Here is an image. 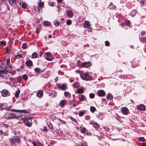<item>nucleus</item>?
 <instances>
[{"label":"nucleus","instance_id":"603ef678","mask_svg":"<svg viewBox=\"0 0 146 146\" xmlns=\"http://www.w3.org/2000/svg\"><path fill=\"white\" fill-rule=\"evenodd\" d=\"M90 116L87 115L85 116V119L86 120H88L90 119Z\"/></svg>","mask_w":146,"mask_h":146},{"label":"nucleus","instance_id":"412c9836","mask_svg":"<svg viewBox=\"0 0 146 146\" xmlns=\"http://www.w3.org/2000/svg\"><path fill=\"white\" fill-rule=\"evenodd\" d=\"M43 94V93L42 91H40L36 93V96L38 97H40L42 96Z\"/></svg>","mask_w":146,"mask_h":146},{"label":"nucleus","instance_id":"a18cd8bd","mask_svg":"<svg viewBox=\"0 0 146 146\" xmlns=\"http://www.w3.org/2000/svg\"><path fill=\"white\" fill-rule=\"evenodd\" d=\"M81 146H87V145L84 141H83L81 143Z\"/></svg>","mask_w":146,"mask_h":146},{"label":"nucleus","instance_id":"2f4dec72","mask_svg":"<svg viewBox=\"0 0 146 146\" xmlns=\"http://www.w3.org/2000/svg\"><path fill=\"white\" fill-rule=\"evenodd\" d=\"M60 105L62 107H63L64 106L65 104L64 100H62L60 102Z\"/></svg>","mask_w":146,"mask_h":146},{"label":"nucleus","instance_id":"c9c22d12","mask_svg":"<svg viewBox=\"0 0 146 146\" xmlns=\"http://www.w3.org/2000/svg\"><path fill=\"white\" fill-rule=\"evenodd\" d=\"M32 56L33 58H36L37 56V54L36 52H34L32 54Z\"/></svg>","mask_w":146,"mask_h":146},{"label":"nucleus","instance_id":"a211bd4d","mask_svg":"<svg viewBox=\"0 0 146 146\" xmlns=\"http://www.w3.org/2000/svg\"><path fill=\"white\" fill-rule=\"evenodd\" d=\"M6 73L5 72L2 71L0 72V76L3 77L4 79H6L7 78L6 76Z\"/></svg>","mask_w":146,"mask_h":146},{"label":"nucleus","instance_id":"8fccbe9b","mask_svg":"<svg viewBox=\"0 0 146 146\" xmlns=\"http://www.w3.org/2000/svg\"><path fill=\"white\" fill-rule=\"evenodd\" d=\"M66 24L68 25H70L72 23V22L71 20H67L66 22Z\"/></svg>","mask_w":146,"mask_h":146},{"label":"nucleus","instance_id":"1a4fd4ad","mask_svg":"<svg viewBox=\"0 0 146 146\" xmlns=\"http://www.w3.org/2000/svg\"><path fill=\"white\" fill-rule=\"evenodd\" d=\"M137 109L141 111H144L145 110V106L143 104H140L137 106Z\"/></svg>","mask_w":146,"mask_h":146},{"label":"nucleus","instance_id":"4468645a","mask_svg":"<svg viewBox=\"0 0 146 146\" xmlns=\"http://www.w3.org/2000/svg\"><path fill=\"white\" fill-rule=\"evenodd\" d=\"M67 15L68 17L71 18L73 15V13L72 11L69 10L66 11Z\"/></svg>","mask_w":146,"mask_h":146},{"label":"nucleus","instance_id":"4be33fe9","mask_svg":"<svg viewBox=\"0 0 146 146\" xmlns=\"http://www.w3.org/2000/svg\"><path fill=\"white\" fill-rule=\"evenodd\" d=\"M86 111L85 110L81 111L79 112V115L80 116H82L84 114L86 113Z\"/></svg>","mask_w":146,"mask_h":146},{"label":"nucleus","instance_id":"bf43d9fd","mask_svg":"<svg viewBox=\"0 0 146 146\" xmlns=\"http://www.w3.org/2000/svg\"><path fill=\"white\" fill-rule=\"evenodd\" d=\"M145 34V32L144 31H142L141 33V34L143 36Z\"/></svg>","mask_w":146,"mask_h":146},{"label":"nucleus","instance_id":"39448f33","mask_svg":"<svg viewBox=\"0 0 146 146\" xmlns=\"http://www.w3.org/2000/svg\"><path fill=\"white\" fill-rule=\"evenodd\" d=\"M120 111L124 115H127L129 112L128 109L125 107H122Z\"/></svg>","mask_w":146,"mask_h":146},{"label":"nucleus","instance_id":"49530a36","mask_svg":"<svg viewBox=\"0 0 146 146\" xmlns=\"http://www.w3.org/2000/svg\"><path fill=\"white\" fill-rule=\"evenodd\" d=\"M35 11L36 12H38L39 13H41L42 12V10L39 9L38 7H37V9H35Z\"/></svg>","mask_w":146,"mask_h":146},{"label":"nucleus","instance_id":"e433bc0d","mask_svg":"<svg viewBox=\"0 0 146 146\" xmlns=\"http://www.w3.org/2000/svg\"><path fill=\"white\" fill-rule=\"evenodd\" d=\"M125 22L126 26L129 27L130 25L131 24L130 21L129 20H126L125 21Z\"/></svg>","mask_w":146,"mask_h":146},{"label":"nucleus","instance_id":"5fc2aeb1","mask_svg":"<svg viewBox=\"0 0 146 146\" xmlns=\"http://www.w3.org/2000/svg\"><path fill=\"white\" fill-rule=\"evenodd\" d=\"M105 45L107 46H108L109 45L110 43L108 41H106L105 42Z\"/></svg>","mask_w":146,"mask_h":146},{"label":"nucleus","instance_id":"338daca9","mask_svg":"<svg viewBox=\"0 0 146 146\" xmlns=\"http://www.w3.org/2000/svg\"><path fill=\"white\" fill-rule=\"evenodd\" d=\"M3 133V131L1 130H0V135Z\"/></svg>","mask_w":146,"mask_h":146},{"label":"nucleus","instance_id":"69168bd1","mask_svg":"<svg viewBox=\"0 0 146 146\" xmlns=\"http://www.w3.org/2000/svg\"><path fill=\"white\" fill-rule=\"evenodd\" d=\"M125 24L124 23H122L121 24V25L122 27Z\"/></svg>","mask_w":146,"mask_h":146},{"label":"nucleus","instance_id":"9b49d317","mask_svg":"<svg viewBox=\"0 0 146 146\" xmlns=\"http://www.w3.org/2000/svg\"><path fill=\"white\" fill-rule=\"evenodd\" d=\"M83 24L84 27L85 28H88L90 26L89 22L87 21H85Z\"/></svg>","mask_w":146,"mask_h":146},{"label":"nucleus","instance_id":"20e7f679","mask_svg":"<svg viewBox=\"0 0 146 146\" xmlns=\"http://www.w3.org/2000/svg\"><path fill=\"white\" fill-rule=\"evenodd\" d=\"M21 115H18L16 113H10L9 114L8 117L7 118L9 119H13L14 118H17L20 117Z\"/></svg>","mask_w":146,"mask_h":146},{"label":"nucleus","instance_id":"c756f323","mask_svg":"<svg viewBox=\"0 0 146 146\" xmlns=\"http://www.w3.org/2000/svg\"><path fill=\"white\" fill-rule=\"evenodd\" d=\"M64 95L65 97L70 96H71V94L68 92H64Z\"/></svg>","mask_w":146,"mask_h":146},{"label":"nucleus","instance_id":"c03bdc74","mask_svg":"<svg viewBox=\"0 0 146 146\" xmlns=\"http://www.w3.org/2000/svg\"><path fill=\"white\" fill-rule=\"evenodd\" d=\"M34 70L35 72L38 73L40 72V69L38 68H36L34 69Z\"/></svg>","mask_w":146,"mask_h":146},{"label":"nucleus","instance_id":"b1692460","mask_svg":"<svg viewBox=\"0 0 146 146\" xmlns=\"http://www.w3.org/2000/svg\"><path fill=\"white\" fill-rule=\"evenodd\" d=\"M79 85V83L77 82H75L73 84V86L76 88L78 87Z\"/></svg>","mask_w":146,"mask_h":146},{"label":"nucleus","instance_id":"f8f14e48","mask_svg":"<svg viewBox=\"0 0 146 146\" xmlns=\"http://www.w3.org/2000/svg\"><path fill=\"white\" fill-rule=\"evenodd\" d=\"M91 65V63L89 62H84L82 64V66L85 68H87L89 67Z\"/></svg>","mask_w":146,"mask_h":146},{"label":"nucleus","instance_id":"a878e982","mask_svg":"<svg viewBox=\"0 0 146 146\" xmlns=\"http://www.w3.org/2000/svg\"><path fill=\"white\" fill-rule=\"evenodd\" d=\"M20 90L19 89L16 92L15 94V96L17 98H18L19 95L20 94Z\"/></svg>","mask_w":146,"mask_h":146},{"label":"nucleus","instance_id":"dca6fc26","mask_svg":"<svg viewBox=\"0 0 146 146\" xmlns=\"http://www.w3.org/2000/svg\"><path fill=\"white\" fill-rule=\"evenodd\" d=\"M113 98V96L110 93H108L106 96V98L108 100H111Z\"/></svg>","mask_w":146,"mask_h":146},{"label":"nucleus","instance_id":"aec40b11","mask_svg":"<svg viewBox=\"0 0 146 146\" xmlns=\"http://www.w3.org/2000/svg\"><path fill=\"white\" fill-rule=\"evenodd\" d=\"M25 57V55H22L21 54H19L16 55L15 56V58H16L19 59L20 58H24Z\"/></svg>","mask_w":146,"mask_h":146},{"label":"nucleus","instance_id":"2eb2a0df","mask_svg":"<svg viewBox=\"0 0 146 146\" xmlns=\"http://www.w3.org/2000/svg\"><path fill=\"white\" fill-rule=\"evenodd\" d=\"M31 143L33 144L34 146H38L40 142L37 140H34L32 141Z\"/></svg>","mask_w":146,"mask_h":146},{"label":"nucleus","instance_id":"680f3d73","mask_svg":"<svg viewBox=\"0 0 146 146\" xmlns=\"http://www.w3.org/2000/svg\"><path fill=\"white\" fill-rule=\"evenodd\" d=\"M102 101L103 102H104L105 103H106V100L105 98H103L102 100Z\"/></svg>","mask_w":146,"mask_h":146},{"label":"nucleus","instance_id":"09e8293b","mask_svg":"<svg viewBox=\"0 0 146 146\" xmlns=\"http://www.w3.org/2000/svg\"><path fill=\"white\" fill-rule=\"evenodd\" d=\"M69 118L73 121H74V122H76V121H77L75 119L73 118L72 117L70 116Z\"/></svg>","mask_w":146,"mask_h":146},{"label":"nucleus","instance_id":"f03ea898","mask_svg":"<svg viewBox=\"0 0 146 146\" xmlns=\"http://www.w3.org/2000/svg\"><path fill=\"white\" fill-rule=\"evenodd\" d=\"M19 137L18 136L14 137L13 138L10 139L9 141L12 145H15V142L19 143L20 142Z\"/></svg>","mask_w":146,"mask_h":146},{"label":"nucleus","instance_id":"bb28decb","mask_svg":"<svg viewBox=\"0 0 146 146\" xmlns=\"http://www.w3.org/2000/svg\"><path fill=\"white\" fill-rule=\"evenodd\" d=\"M44 23L45 25L47 26H49L51 24V23L50 22L47 21H44Z\"/></svg>","mask_w":146,"mask_h":146},{"label":"nucleus","instance_id":"5701e85b","mask_svg":"<svg viewBox=\"0 0 146 146\" xmlns=\"http://www.w3.org/2000/svg\"><path fill=\"white\" fill-rule=\"evenodd\" d=\"M11 110L12 111H18L20 112H23V113H26L25 111H26L24 110H16L14 109H11Z\"/></svg>","mask_w":146,"mask_h":146},{"label":"nucleus","instance_id":"3c124183","mask_svg":"<svg viewBox=\"0 0 146 146\" xmlns=\"http://www.w3.org/2000/svg\"><path fill=\"white\" fill-rule=\"evenodd\" d=\"M59 120L60 122L61 123L64 124H66V122L64 121L62 119H59Z\"/></svg>","mask_w":146,"mask_h":146},{"label":"nucleus","instance_id":"13d9d810","mask_svg":"<svg viewBox=\"0 0 146 146\" xmlns=\"http://www.w3.org/2000/svg\"><path fill=\"white\" fill-rule=\"evenodd\" d=\"M140 3L141 4V5L142 6L144 4V1L143 0H142L140 2Z\"/></svg>","mask_w":146,"mask_h":146},{"label":"nucleus","instance_id":"f3484780","mask_svg":"<svg viewBox=\"0 0 146 146\" xmlns=\"http://www.w3.org/2000/svg\"><path fill=\"white\" fill-rule=\"evenodd\" d=\"M90 124L92 125L94 127L97 129L98 128V125L96 122H91Z\"/></svg>","mask_w":146,"mask_h":146},{"label":"nucleus","instance_id":"423d86ee","mask_svg":"<svg viewBox=\"0 0 146 146\" xmlns=\"http://www.w3.org/2000/svg\"><path fill=\"white\" fill-rule=\"evenodd\" d=\"M45 55L46 56L45 58L46 60L50 61H51L52 60V57L50 52H46L45 53Z\"/></svg>","mask_w":146,"mask_h":146},{"label":"nucleus","instance_id":"0e129e2a","mask_svg":"<svg viewBox=\"0 0 146 146\" xmlns=\"http://www.w3.org/2000/svg\"><path fill=\"white\" fill-rule=\"evenodd\" d=\"M53 93H54V97H55L57 95V93H56V92L54 91H53Z\"/></svg>","mask_w":146,"mask_h":146},{"label":"nucleus","instance_id":"f704fd0d","mask_svg":"<svg viewBox=\"0 0 146 146\" xmlns=\"http://www.w3.org/2000/svg\"><path fill=\"white\" fill-rule=\"evenodd\" d=\"M137 12L135 10H133L131 12V15L134 17L136 14Z\"/></svg>","mask_w":146,"mask_h":146},{"label":"nucleus","instance_id":"473e14b6","mask_svg":"<svg viewBox=\"0 0 146 146\" xmlns=\"http://www.w3.org/2000/svg\"><path fill=\"white\" fill-rule=\"evenodd\" d=\"M86 131V129L84 127H82L81 128V132L82 133H85Z\"/></svg>","mask_w":146,"mask_h":146},{"label":"nucleus","instance_id":"ea45409f","mask_svg":"<svg viewBox=\"0 0 146 146\" xmlns=\"http://www.w3.org/2000/svg\"><path fill=\"white\" fill-rule=\"evenodd\" d=\"M41 24L38 25L37 26L36 28V31H38L39 29H40L41 28Z\"/></svg>","mask_w":146,"mask_h":146},{"label":"nucleus","instance_id":"6ab92c4d","mask_svg":"<svg viewBox=\"0 0 146 146\" xmlns=\"http://www.w3.org/2000/svg\"><path fill=\"white\" fill-rule=\"evenodd\" d=\"M84 92L83 90V89L81 88H79L78 89L77 91L75 92V93H78V94H82Z\"/></svg>","mask_w":146,"mask_h":146},{"label":"nucleus","instance_id":"864d4df0","mask_svg":"<svg viewBox=\"0 0 146 146\" xmlns=\"http://www.w3.org/2000/svg\"><path fill=\"white\" fill-rule=\"evenodd\" d=\"M69 102H71V103H70V104L72 105L73 107H75L76 106V104H72V101H70Z\"/></svg>","mask_w":146,"mask_h":146},{"label":"nucleus","instance_id":"0eeeda50","mask_svg":"<svg viewBox=\"0 0 146 146\" xmlns=\"http://www.w3.org/2000/svg\"><path fill=\"white\" fill-rule=\"evenodd\" d=\"M2 96L3 97H6L10 95V93L6 90H3L1 92Z\"/></svg>","mask_w":146,"mask_h":146},{"label":"nucleus","instance_id":"774afa93","mask_svg":"<svg viewBox=\"0 0 146 146\" xmlns=\"http://www.w3.org/2000/svg\"><path fill=\"white\" fill-rule=\"evenodd\" d=\"M62 1V0H57L58 3H59L61 2Z\"/></svg>","mask_w":146,"mask_h":146},{"label":"nucleus","instance_id":"c85d7f7f","mask_svg":"<svg viewBox=\"0 0 146 146\" xmlns=\"http://www.w3.org/2000/svg\"><path fill=\"white\" fill-rule=\"evenodd\" d=\"M140 41L142 42H146V37H143L140 39Z\"/></svg>","mask_w":146,"mask_h":146},{"label":"nucleus","instance_id":"79ce46f5","mask_svg":"<svg viewBox=\"0 0 146 146\" xmlns=\"http://www.w3.org/2000/svg\"><path fill=\"white\" fill-rule=\"evenodd\" d=\"M44 3L43 2H39L38 4V6L39 8H41L42 7Z\"/></svg>","mask_w":146,"mask_h":146},{"label":"nucleus","instance_id":"6e6d98bb","mask_svg":"<svg viewBox=\"0 0 146 146\" xmlns=\"http://www.w3.org/2000/svg\"><path fill=\"white\" fill-rule=\"evenodd\" d=\"M22 6L24 9H25L26 7V5L25 3H22Z\"/></svg>","mask_w":146,"mask_h":146},{"label":"nucleus","instance_id":"4c0bfd02","mask_svg":"<svg viewBox=\"0 0 146 146\" xmlns=\"http://www.w3.org/2000/svg\"><path fill=\"white\" fill-rule=\"evenodd\" d=\"M54 25L55 26H58L59 25V24H60V23L59 22L57 21H54Z\"/></svg>","mask_w":146,"mask_h":146},{"label":"nucleus","instance_id":"6e6552de","mask_svg":"<svg viewBox=\"0 0 146 146\" xmlns=\"http://www.w3.org/2000/svg\"><path fill=\"white\" fill-rule=\"evenodd\" d=\"M105 92L103 90H100L97 91V95L99 96L103 97L105 96Z\"/></svg>","mask_w":146,"mask_h":146},{"label":"nucleus","instance_id":"37998d69","mask_svg":"<svg viewBox=\"0 0 146 146\" xmlns=\"http://www.w3.org/2000/svg\"><path fill=\"white\" fill-rule=\"evenodd\" d=\"M95 96L94 94L93 93H90L89 94V96L91 98H94Z\"/></svg>","mask_w":146,"mask_h":146},{"label":"nucleus","instance_id":"58836bf2","mask_svg":"<svg viewBox=\"0 0 146 146\" xmlns=\"http://www.w3.org/2000/svg\"><path fill=\"white\" fill-rule=\"evenodd\" d=\"M138 140L140 141H144L145 140L144 137H140L138 138Z\"/></svg>","mask_w":146,"mask_h":146},{"label":"nucleus","instance_id":"9d476101","mask_svg":"<svg viewBox=\"0 0 146 146\" xmlns=\"http://www.w3.org/2000/svg\"><path fill=\"white\" fill-rule=\"evenodd\" d=\"M58 87L59 88L63 90H65L67 88V86L65 84H59L58 85Z\"/></svg>","mask_w":146,"mask_h":146},{"label":"nucleus","instance_id":"7ed1b4c3","mask_svg":"<svg viewBox=\"0 0 146 146\" xmlns=\"http://www.w3.org/2000/svg\"><path fill=\"white\" fill-rule=\"evenodd\" d=\"M24 123L28 127H30L31 126V120L30 118L25 117L23 118Z\"/></svg>","mask_w":146,"mask_h":146},{"label":"nucleus","instance_id":"393cba45","mask_svg":"<svg viewBox=\"0 0 146 146\" xmlns=\"http://www.w3.org/2000/svg\"><path fill=\"white\" fill-rule=\"evenodd\" d=\"M26 64L27 66H31L33 64V63L31 61L29 60L26 62Z\"/></svg>","mask_w":146,"mask_h":146},{"label":"nucleus","instance_id":"7c9ffc66","mask_svg":"<svg viewBox=\"0 0 146 146\" xmlns=\"http://www.w3.org/2000/svg\"><path fill=\"white\" fill-rule=\"evenodd\" d=\"M16 0H9V2L11 5H13L14 3H15Z\"/></svg>","mask_w":146,"mask_h":146},{"label":"nucleus","instance_id":"052dcab7","mask_svg":"<svg viewBox=\"0 0 146 146\" xmlns=\"http://www.w3.org/2000/svg\"><path fill=\"white\" fill-rule=\"evenodd\" d=\"M48 126L50 129H52L53 128L52 125L50 123L49 125H48Z\"/></svg>","mask_w":146,"mask_h":146},{"label":"nucleus","instance_id":"f257e3e1","mask_svg":"<svg viewBox=\"0 0 146 146\" xmlns=\"http://www.w3.org/2000/svg\"><path fill=\"white\" fill-rule=\"evenodd\" d=\"M80 77L83 80L86 81L92 80L93 78L86 72L80 73Z\"/></svg>","mask_w":146,"mask_h":146},{"label":"nucleus","instance_id":"4d7b16f0","mask_svg":"<svg viewBox=\"0 0 146 146\" xmlns=\"http://www.w3.org/2000/svg\"><path fill=\"white\" fill-rule=\"evenodd\" d=\"M7 64L8 65L10 63V59H8L7 60Z\"/></svg>","mask_w":146,"mask_h":146},{"label":"nucleus","instance_id":"72a5a7b5","mask_svg":"<svg viewBox=\"0 0 146 146\" xmlns=\"http://www.w3.org/2000/svg\"><path fill=\"white\" fill-rule=\"evenodd\" d=\"M27 46L26 44L25 43H23L22 45V48L23 49H25L27 48Z\"/></svg>","mask_w":146,"mask_h":146},{"label":"nucleus","instance_id":"ddd939ff","mask_svg":"<svg viewBox=\"0 0 146 146\" xmlns=\"http://www.w3.org/2000/svg\"><path fill=\"white\" fill-rule=\"evenodd\" d=\"M77 98L79 100L82 101H83L85 98V96L83 95L79 94L77 96Z\"/></svg>","mask_w":146,"mask_h":146},{"label":"nucleus","instance_id":"cd10ccee","mask_svg":"<svg viewBox=\"0 0 146 146\" xmlns=\"http://www.w3.org/2000/svg\"><path fill=\"white\" fill-rule=\"evenodd\" d=\"M90 110L91 112H93L96 110V108L95 107L91 106L90 107Z\"/></svg>","mask_w":146,"mask_h":146},{"label":"nucleus","instance_id":"e2e57ef3","mask_svg":"<svg viewBox=\"0 0 146 146\" xmlns=\"http://www.w3.org/2000/svg\"><path fill=\"white\" fill-rule=\"evenodd\" d=\"M141 146H146V143H143L141 145Z\"/></svg>","mask_w":146,"mask_h":146},{"label":"nucleus","instance_id":"de8ad7c7","mask_svg":"<svg viewBox=\"0 0 146 146\" xmlns=\"http://www.w3.org/2000/svg\"><path fill=\"white\" fill-rule=\"evenodd\" d=\"M0 43L3 46H5L6 44V42L5 41H1L0 42Z\"/></svg>","mask_w":146,"mask_h":146},{"label":"nucleus","instance_id":"a19ab883","mask_svg":"<svg viewBox=\"0 0 146 146\" xmlns=\"http://www.w3.org/2000/svg\"><path fill=\"white\" fill-rule=\"evenodd\" d=\"M28 78V76L26 74H24L23 76V78L25 80H27Z\"/></svg>","mask_w":146,"mask_h":146}]
</instances>
